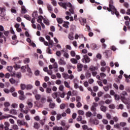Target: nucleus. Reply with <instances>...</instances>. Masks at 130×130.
Listing matches in <instances>:
<instances>
[{
  "label": "nucleus",
  "instance_id": "1",
  "mask_svg": "<svg viewBox=\"0 0 130 130\" xmlns=\"http://www.w3.org/2000/svg\"><path fill=\"white\" fill-rule=\"evenodd\" d=\"M96 107H98V104L96 103H93L92 105L90 108V110L93 114L91 112L88 111L86 112V116L87 117H90L92 115H93V116H95L97 114V113H96L97 110L96 108Z\"/></svg>",
  "mask_w": 130,
  "mask_h": 130
},
{
  "label": "nucleus",
  "instance_id": "2",
  "mask_svg": "<svg viewBox=\"0 0 130 130\" xmlns=\"http://www.w3.org/2000/svg\"><path fill=\"white\" fill-rule=\"evenodd\" d=\"M82 61L83 63H89L90 61V58L87 54L84 55L83 58L82 59Z\"/></svg>",
  "mask_w": 130,
  "mask_h": 130
},
{
  "label": "nucleus",
  "instance_id": "3",
  "mask_svg": "<svg viewBox=\"0 0 130 130\" xmlns=\"http://www.w3.org/2000/svg\"><path fill=\"white\" fill-rule=\"evenodd\" d=\"M111 11L110 12H111L112 15H116V16L118 18L120 16V14L118 12V11H117L115 7H114V8H110Z\"/></svg>",
  "mask_w": 130,
  "mask_h": 130
},
{
  "label": "nucleus",
  "instance_id": "4",
  "mask_svg": "<svg viewBox=\"0 0 130 130\" xmlns=\"http://www.w3.org/2000/svg\"><path fill=\"white\" fill-rule=\"evenodd\" d=\"M11 76L12 77H16L18 79H21L22 77L21 73L20 72H18L16 74L15 73H11Z\"/></svg>",
  "mask_w": 130,
  "mask_h": 130
},
{
  "label": "nucleus",
  "instance_id": "5",
  "mask_svg": "<svg viewBox=\"0 0 130 130\" xmlns=\"http://www.w3.org/2000/svg\"><path fill=\"white\" fill-rule=\"evenodd\" d=\"M58 63L60 66H65L67 64V62L65 61H64L63 57L60 58V59L59 60Z\"/></svg>",
  "mask_w": 130,
  "mask_h": 130
},
{
  "label": "nucleus",
  "instance_id": "6",
  "mask_svg": "<svg viewBox=\"0 0 130 130\" xmlns=\"http://www.w3.org/2000/svg\"><path fill=\"white\" fill-rule=\"evenodd\" d=\"M9 82L11 83V84H18L19 81H16L15 79L13 78H10L9 79Z\"/></svg>",
  "mask_w": 130,
  "mask_h": 130
},
{
  "label": "nucleus",
  "instance_id": "7",
  "mask_svg": "<svg viewBox=\"0 0 130 130\" xmlns=\"http://www.w3.org/2000/svg\"><path fill=\"white\" fill-rule=\"evenodd\" d=\"M105 56L107 58H109V56L111 55L112 51L111 50H106L104 52Z\"/></svg>",
  "mask_w": 130,
  "mask_h": 130
},
{
  "label": "nucleus",
  "instance_id": "8",
  "mask_svg": "<svg viewBox=\"0 0 130 130\" xmlns=\"http://www.w3.org/2000/svg\"><path fill=\"white\" fill-rule=\"evenodd\" d=\"M83 67V65L81 63H78L77 65V69L78 72H81L82 71V68Z\"/></svg>",
  "mask_w": 130,
  "mask_h": 130
},
{
  "label": "nucleus",
  "instance_id": "9",
  "mask_svg": "<svg viewBox=\"0 0 130 130\" xmlns=\"http://www.w3.org/2000/svg\"><path fill=\"white\" fill-rule=\"evenodd\" d=\"M33 94H35V98L36 100H40L41 99V94L35 93L33 92Z\"/></svg>",
  "mask_w": 130,
  "mask_h": 130
},
{
  "label": "nucleus",
  "instance_id": "10",
  "mask_svg": "<svg viewBox=\"0 0 130 130\" xmlns=\"http://www.w3.org/2000/svg\"><path fill=\"white\" fill-rule=\"evenodd\" d=\"M90 122H91V123L95 125H98L99 124V121L97 120V119H91Z\"/></svg>",
  "mask_w": 130,
  "mask_h": 130
},
{
  "label": "nucleus",
  "instance_id": "11",
  "mask_svg": "<svg viewBox=\"0 0 130 130\" xmlns=\"http://www.w3.org/2000/svg\"><path fill=\"white\" fill-rule=\"evenodd\" d=\"M17 122L18 124H20V125H25V124H26V122H25L24 120H18L17 121Z\"/></svg>",
  "mask_w": 130,
  "mask_h": 130
},
{
  "label": "nucleus",
  "instance_id": "12",
  "mask_svg": "<svg viewBox=\"0 0 130 130\" xmlns=\"http://www.w3.org/2000/svg\"><path fill=\"white\" fill-rule=\"evenodd\" d=\"M113 4V0H110L109 3V8L114 9V6Z\"/></svg>",
  "mask_w": 130,
  "mask_h": 130
},
{
  "label": "nucleus",
  "instance_id": "13",
  "mask_svg": "<svg viewBox=\"0 0 130 130\" xmlns=\"http://www.w3.org/2000/svg\"><path fill=\"white\" fill-rule=\"evenodd\" d=\"M73 34H74V33L72 32L69 33L68 38L70 40L73 41L74 40V38L73 37Z\"/></svg>",
  "mask_w": 130,
  "mask_h": 130
},
{
  "label": "nucleus",
  "instance_id": "14",
  "mask_svg": "<svg viewBox=\"0 0 130 130\" xmlns=\"http://www.w3.org/2000/svg\"><path fill=\"white\" fill-rule=\"evenodd\" d=\"M56 105L54 103L50 102L49 104V108L50 109H54V107H55Z\"/></svg>",
  "mask_w": 130,
  "mask_h": 130
},
{
  "label": "nucleus",
  "instance_id": "15",
  "mask_svg": "<svg viewBox=\"0 0 130 130\" xmlns=\"http://www.w3.org/2000/svg\"><path fill=\"white\" fill-rule=\"evenodd\" d=\"M28 11L25 9L24 6H22L21 7V13L24 14L25 13H27Z\"/></svg>",
  "mask_w": 130,
  "mask_h": 130
},
{
  "label": "nucleus",
  "instance_id": "16",
  "mask_svg": "<svg viewBox=\"0 0 130 130\" xmlns=\"http://www.w3.org/2000/svg\"><path fill=\"white\" fill-rule=\"evenodd\" d=\"M101 111L106 112L107 110V108L106 106H101L100 107Z\"/></svg>",
  "mask_w": 130,
  "mask_h": 130
},
{
  "label": "nucleus",
  "instance_id": "17",
  "mask_svg": "<svg viewBox=\"0 0 130 130\" xmlns=\"http://www.w3.org/2000/svg\"><path fill=\"white\" fill-rule=\"evenodd\" d=\"M33 88V86L32 85V84H27L26 85V90H31Z\"/></svg>",
  "mask_w": 130,
  "mask_h": 130
},
{
  "label": "nucleus",
  "instance_id": "18",
  "mask_svg": "<svg viewBox=\"0 0 130 130\" xmlns=\"http://www.w3.org/2000/svg\"><path fill=\"white\" fill-rule=\"evenodd\" d=\"M46 101H47V100H46V98L41 97V99H40L41 103H42L43 104H45Z\"/></svg>",
  "mask_w": 130,
  "mask_h": 130
},
{
  "label": "nucleus",
  "instance_id": "19",
  "mask_svg": "<svg viewBox=\"0 0 130 130\" xmlns=\"http://www.w3.org/2000/svg\"><path fill=\"white\" fill-rule=\"evenodd\" d=\"M24 18H25L27 20H28V21L31 20V17H30V16L29 15H24Z\"/></svg>",
  "mask_w": 130,
  "mask_h": 130
},
{
  "label": "nucleus",
  "instance_id": "20",
  "mask_svg": "<svg viewBox=\"0 0 130 130\" xmlns=\"http://www.w3.org/2000/svg\"><path fill=\"white\" fill-rule=\"evenodd\" d=\"M56 20H57V22H58V23H59V24H61L63 22V20L62 18H56Z\"/></svg>",
  "mask_w": 130,
  "mask_h": 130
},
{
  "label": "nucleus",
  "instance_id": "21",
  "mask_svg": "<svg viewBox=\"0 0 130 130\" xmlns=\"http://www.w3.org/2000/svg\"><path fill=\"white\" fill-rule=\"evenodd\" d=\"M89 70H90L91 72H94V71L98 70V67H91L89 68Z\"/></svg>",
  "mask_w": 130,
  "mask_h": 130
},
{
  "label": "nucleus",
  "instance_id": "22",
  "mask_svg": "<svg viewBox=\"0 0 130 130\" xmlns=\"http://www.w3.org/2000/svg\"><path fill=\"white\" fill-rule=\"evenodd\" d=\"M34 128H35V129H38L40 128V125H39V124L38 123H37V122H35V123H34Z\"/></svg>",
  "mask_w": 130,
  "mask_h": 130
},
{
  "label": "nucleus",
  "instance_id": "23",
  "mask_svg": "<svg viewBox=\"0 0 130 130\" xmlns=\"http://www.w3.org/2000/svg\"><path fill=\"white\" fill-rule=\"evenodd\" d=\"M25 69H27V71L29 73V74H32L31 69L29 67L28 64L25 66Z\"/></svg>",
  "mask_w": 130,
  "mask_h": 130
},
{
  "label": "nucleus",
  "instance_id": "24",
  "mask_svg": "<svg viewBox=\"0 0 130 130\" xmlns=\"http://www.w3.org/2000/svg\"><path fill=\"white\" fill-rule=\"evenodd\" d=\"M62 76L65 79V80L69 79V75L68 74L63 73L62 74Z\"/></svg>",
  "mask_w": 130,
  "mask_h": 130
},
{
  "label": "nucleus",
  "instance_id": "25",
  "mask_svg": "<svg viewBox=\"0 0 130 130\" xmlns=\"http://www.w3.org/2000/svg\"><path fill=\"white\" fill-rule=\"evenodd\" d=\"M114 99L116 101H119L120 100V98L119 94H114Z\"/></svg>",
  "mask_w": 130,
  "mask_h": 130
},
{
  "label": "nucleus",
  "instance_id": "26",
  "mask_svg": "<svg viewBox=\"0 0 130 130\" xmlns=\"http://www.w3.org/2000/svg\"><path fill=\"white\" fill-rule=\"evenodd\" d=\"M26 104L28 106V108H29V109L32 108V107L33 106V104L31 102H27Z\"/></svg>",
  "mask_w": 130,
  "mask_h": 130
},
{
  "label": "nucleus",
  "instance_id": "27",
  "mask_svg": "<svg viewBox=\"0 0 130 130\" xmlns=\"http://www.w3.org/2000/svg\"><path fill=\"white\" fill-rule=\"evenodd\" d=\"M52 96L53 97V98L54 99H56V98H57L58 96V93L57 92H54L52 94Z\"/></svg>",
  "mask_w": 130,
  "mask_h": 130
},
{
  "label": "nucleus",
  "instance_id": "28",
  "mask_svg": "<svg viewBox=\"0 0 130 130\" xmlns=\"http://www.w3.org/2000/svg\"><path fill=\"white\" fill-rule=\"evenodd\" d=\"M65 23H66L63 24L62 25L63 27L66 28H69V27L68 25H69L70 23L69 22H66Z\"/></svg>",
  "mask_w": 130,
  "mask_h": 130
},
{
  "label": "nucleus",
  "instance_id": "29",
  "mask_svg": "<svg viewBox=\"0 0 130 130\" xmlns=\"http://www.w3.org/2000/svg\"><path fill=\"white\" fill-rule=\"evenodd\" d=\"M70 61L71 62H72L73 63H74V64H76L78 63L77 60L75 58H71Z\"/></svg>",
  "mask_w": 130,
  "mask_h": 130
},
{
  "label": "nucleus",
  "instance_id": "30",
  "mask_svg": "<svg viewBox=\"0 0 130 130\" xmlns=\"http://www.w3.org/2000/svg\"><path fill=\"white\" fill-rule=\"evenodd\" d=\"M62 129H63L62 127L54 126L53 127V130H62Z\"/></svg>",
  "mask_w": 130,
  "mask_h": 130
},
{
  "label": "nucleus",
  "instance_id": "31",
  "mask_svg": "<svg viewBox=\"0 0 130 130\" xmlns=\"http://www.w3.org/2000/svg\"><path fill=\"white\" fill-rule=\"evenodd\" d=\"M7 70L8 71V72L11 73H11L13 74V73L12 72V70L13 69V68L12 67H8L7 68Z\"/></svg>",
  "mask_w": 130,
  "mask_h": 130
},
{
  "label": "nucleus",
  "instance_id": "32",
  "mask_svg": "<svg viewBox=\"0 0 130 130\" xmlns=\"http://www.w3.org/2000/svg\"><path fill=\"white\" fill-rule=\"evenodd\" d=\"M66 105L64 103L61 104L60 106V108L61 110H63L66 108Z\"/></svg>",
  "mask_w": 130,
  "mask_h": 130
},
{
  "label": "nucleus",
  "instance_id": "33",
  "mask_svg": "<svg viewBox=\"0 0 130 130\" xmlns=\"http://www.w3.org/2000/svg\"><path fill=\"white\" fill-rule=\"evenodd\" d=\"M127 123L125 122H121L119 123L120 126H121L122 127H124L126 125Z\"/></svg>",
  "mask_w": 130,
  "mask_h": 130
},
{
  "label": "nucleus",
  "instance_id": "34",
  "mask_svg": "<svg viewBox=\"0 0 130 130\" xmlns=\"http://www.w3.org/2000/svg\"><path fill=\"white\" fill-rule=\"evenodd\" d=\"M3 11H4V9H1V13H0V16L2 17H4L5 16V14Z\"/></svg>",
  "mask_w": 130,
  "mask_h": 130
},
{
  "label": "nucleus",
  "instance_id": "35",
  "mask_svg": "<svg viewBox=\"0 0 130 130\" xmlns=\"http://www.w3.org/2000/svg\"><path fill=\"white\" fill-rule=\"evenodd\" d=\"M47 7L48 8V11L51 13V12L53 11L52 8L51 7V5H47Z\"/></svg>",
  "mask_w": 130,
  "mask_h": 130
},
{
  "label": "nucleus",
  "instance_id": "36",
  "mask_svg": "<svg viewBox=\"0 0 130 130\" xmlns=\"http://www.w3.org/2000/svg\"><path fill=\"white\" fill-rule=\"evenodd\" d=\"M90 47L91 48V49L94 50L95 48L97 47V45L95 44H91L90 45Z\"/></svg>",
  "mask_w": 130,
  "mask_h": 130
},
{
  "label": "nucleus",
  "instance_id": "37",
  "mask_svg": "<svg viewBox=\"0 0 130 130\" xmlns=\"http://www.w3.org/2000/svg\"><path fill=\"white\" fill-rule=\"evenodd\" d=\"M78 113L79 115H84L85 114V112L82 110H78Z\"/></svg>",
  "mask_w": 130,
  "mask_h": 130
},
{
  "label": "nucleus",
  "instance_id": "38",
  "mask_svg": "<svg viewBox=\"0 0 130 130\" xmlns=\"http://www.w3.org/2000/svg\"><path fill=\"white\" fill-rule=\"evenodd\" d=\"M37 15H38L37 11H35L34 12V13H32V17L33 18H36V17H37Z\"/></svg>",
  "mask_w": 130,
  "mask_h": 130
},
{
  "label": "nucleus",
  "instance_id": "39",
  "mask_svg": "<svg viewBox=\"0 0 130 130\" xmlns=\"http://www.w3.org/2000/svg\"><path fill=\"white\" fill-rule=\"evenodd\" d=\"M64 84L66 87L68 88H70V83H69L67 81H64Z\"/></svg>",
  "mask_w": 130,
  "mask_h": 130
},
{
  "label": "nucleus",
  "instance_id": "40",
  "mask_svg": "<svg viewBox=\"0 0 130 130\" xmlns=\"http://www.w3.org/2000/svg\"><path fill=\"white\" fill-rule=\"evenodd\" d=\"M19 99L21 101H24L25 99V96L23 95L19 96Z\"/></svg>",
  "mask_w": 130,
  "mask_h": 130
},
{
  "label": "nucleus",
  "instance_id": "41",
  "mask_svg": "<svg viewBox=\"0 0 130 130\" xmlns=\"http://www.w3.org/2000/svg\"><path fill=\"white\" fill-rule=\"evenodd\" d=\"M10 113L14 115L17 114V111L15 110H12L10 111Z\"/></svg>",
  "mask_w": 130,
  "mask_h": 130
},
{
  "label": "nucleus",
  "instance_id": "42",
  "mask_svg": "<svg viewBox=\"0 0 130 130\" xmlns=\"http://www.w3.org/2000/svg\"><path fill=\"white\" fill-rule=\"evenodd\" d=\"M21 88L22 90H25L26 89V85L24 84H21Z\"/></svg>",
  "mask_w": 130,
  "mask_h": 130
},
{
  "label": "nucleus",
  "instance_id": "43",
  "mask_svg": "<svg viewBox=\"0 0 130 130\" xmlns=\"http://www.w3.org/2000/svg\"><path fill=\"white\" fill-rule=\"evenodd\" d=\"M104 98L105 99H111V95H110V94H108V93H106V94H105V95H104Z\"/></svg>",
  "mask_w": 130,
  "mask_h": 130
},
{
  "label": "nucleus",
  "instance_id": "44",
  "mask_svg": "<svg viewBox=\"0 0 130 130\" xmlns=\"http://www.w3.org/2000/svg\"><path fill=\"white\" fill-rule=\"evenodd\" d=\"M53 67L55 69H58V64L56 62H55L53 63Z\"/></svg>",
  "mask_w": 130,
  "mask_h": 130
},
{
  "label": "nucleus",
  "instance_id": "45",
  "mask_svg": "<svg viewBox=\"0 0 130 130\" xmlns=\"http://www.w3.org/2000/svg\"><path fill=\"white\" fill-rule=\"evenodd\" d=\"M0 38H4V41L6 42V37L3 35V33L0 31Z\"/></svg>",
  "mask_w": 130,
  "mask_h": 130
},
{
  "label": "nucleus",
  "instance_id": "46",
  "mask_svg": "<svg viewBox=\"0 0 130 130\" xmlns=\"http://www.w3.org/2000/svg\"><path fill=\"white\" fill-rule=\"evenodd\" d=\"M40 17L43 18V16L42 15H41L40 16H39V19L37 20V22L40 23V24H41V23H42V19Z\"/></svg>",
  "mask_w": 130,
  "mask_h": 130
},
{
  "label": "nucleus",
  "instance_id": "47",
  "mask_svg": "<svg viewBox=\"0 0 130 130\" xmlns=\"http://www.w3.org/2000/svg\"><path fill=\"white\" fill-rule=\"evenodd\" d=\"M70 54L71 55V56L72 57H75L76 56V53L75 51H74V50H72L70 52Z\"/></svg>",
  "mask_w": 130,
  "mask_h": 130
},
{
  "label": "nucleus",
  "instance_id": "48",
  "mask_svg": "<svg viewBox=\"0 0 130 130\" xmlns=\"http://www.w3.org/2000/svg\"><path fill=\"white\" fill-rule=\"evenodd\" d=\"M50 47H48V48L47 49V52L49 53V54H52V52L51 50L50 49Z\"/></svg>",
  "mask_w": 130,
  "mask_h": 130
},
{
  "label": "nucleus",
  "instance_id": "49",
  "mask_svg": "<svg viewBox=\"0 0 130 130\" xmlns=\"http://www.w3.org/2000/svg\"><path fill=\"white\" fill-rule=\"evenodd\" d=\"M101 66L102 67H105L106 66V62L103 60L102 61H101Z\"/></svg>",
  "mask_w": 130,
  "mask_h": 130
},
{
  "label": "nucleus",
  "instance_id": "50",
  "mask_svg": "<svg viewBox=\"0 0 130 130\" xmlns=\"http://www.w3.org/2000/svg\"><path fill=\"white\" fill-rule=\"evenodd\" d=\"M11 76V74L8 73H6L4 77L6 78V79H9L10 77Z\"/></svg>",
  "mask_w": 130,
  "mask_h": 130
},
{
  "label": "nucleus",
  "instance_id": "51",
  "mask_svg": "<svg viewBox=\"0 0 130 130\" xmlns=\"http://www.w3.org/2000/svg\"><path fill=\"white\" fill-rule=\"evenodd\" d=\"M12 106L13 108L16 109V108H17L18 105L16 103H13V104H12Z\"/></svg>",
  "mask_w": 130,
  "mask_h": 130
},
{
  "label": "nucleus",
  "instance_id": "52",
  "mask_svg": "<svg viewBox=\"0 0 130 130\" xmlns=\"http://www.w3.org/2000/svg\"><path fill=\"white\" fill-rule=\"evenodd\" d=\"M61 118V115L60 114H57L56 116V120H59Z\"/></svg>",
  "mask_w": 130,
  "mask_h": 130
},
{
  "label": "nucleus",
  "instance_id": "53",
  "mask_svg": "<svg viewBox=\"0 0 130 130\" xmlns=\"http://www.w3.org/2000/svg\"><path fill=\"white\" fill-rule=\"evenodd\" d=\"M56 55L58 57H60L61 55V53L59 50H58L56 52Z\"/></svg>",
  "mask_w": 130,
  "mask_h": 130
},
{
  "label": "nucleus",
  "instance_id": "54",
  "mask_svg": "<svg viewBox=\"0 0 130 130\" xmlns=\"http://www.w3.org/2000/svg\"><path fill=\"white\" fill-rule=\"evenodd\" d=\"M82 106V104L80 102H78V103L76 104V106L78 107V108H80Z\"/></svg>",
  "mask_w": 130,
  "mask_h": 130
},
{
  "label": "nucleus",
  "instance_id": "55",
  "mask_svg": "<svg viewBox=\"0 0 130 130\" xmlns=\"http://www.w3.org/2000/svg\"><path fill=\"white\" fill-rule=\"evenodd\" d=\"M122 116L124 117H127L128 116V113L126 112H123L122 114Z\"/></svg>",
  "mask_w": 130,
  "mask_h": 130
},
{
  "label": "nucleus",
  "instance_id": "56",
  "mask_svg": "<svg viewBox=\"0 0 130 130\" xmlns=\"http://www.w3.org/2000/svg\"><path fill=\"white\" fill-rule=\"evenodd\" d=\"M10 105H11V104H10V103H9V102H5V103H4V106H5V107H9V106H10Z\"/></svg>",
  "mask_w": 130,
  "mask_h": 130
},
{
  "label": "nucleus",
  "instance_id": "57",
  "mask_svg": "<svg viewBox=\"0 0 130 130\" xmlns=\"http://www.w3.org/2000/svg\"><path fill=\"white\" fill-rule=\"evenodd\" d=\"M63 88H64V86L62 85H60L58 88L59 90H60L61 91H63Z\"/></svg>",
  "mask_w": 130,
  "mask_h": 130
},
{
  "label": "nucleus",
  "instance_id": "58",
  "mask_svg": "<svg viewBox=\"0 0 130 130\" xmlns=\"http://www.w3.org/2000/svg\"><path fill=\"white\" fill-rule=\"evenodd\" d=\"M106 117H107V118L108 119L110 120V119H111V114H109V113H107V114H106Z\"/></svg>",
  "mask_w": 130,
  "mask_h": 130
},
{
  "label": "nucleus",
  "instance_id": "59",
  "mask_svg": "<svg viewBox=\"0 0 130 130\" xmlns=\"http://www.w3.org/2000/svg\"><path fill=\"white\" fill-rule=\"evenodd\" d=\"M63 56L65 57L66 58H69V55L67 52H65L63 54Z\"/></svg>",
  "mask_w": 130,
  "mask_h": 130
},
{
  "label": "nucleus",
  "instance_id": "60",
  "mask_svg": "<svg viewBox=\"0 0 130 130\" xmlns=\"http://www.w3.org/2000/svg\"><path fill=\"white\" fill-rule=\"evenodd\" d=\"M93 91H94V92H96V91H98L99 87H98V86H94V87H93Z\"/></svg>",
  "mask_w": 130,
  "mask_h": 130
},
{
  "label": "nucleus",
  "instance_id": "61",
  "mask_svg": "<svg viewBox=\"0 0 130 130\" xmlns=\"http://www.w3.org/2000/svg\"><path fill=\"white\" fill-rule=\"evenodd\" d=\"M30 61V60L29 58H25L24 60V62L25 63H29Z\"/></svg>",
  "mask_w": 130,
  "mask_h": 130
},
{
  "label": "nucleus",
  "instance_id": "62",
  "mask_svg": "<svg viewBox=\"0 0 130 130\" xmlns=\"http://www.w3.org/2000/svg\"><path fill=\"white\" fill-rule=\"evenodd\" d=\"M82 119V117L81 116H78V117L77 118V120L78 121H81Z\"/></svg>",
  "mask_w": 130,
  "mask_h": 130
},
{
  "label": "nucleus",
  "instance_id": "63",
  "mask_svg": "<svg viewBox=\"0 0 130 130\" xmlns=\"http://www.w3.org/2000/svg\"><path fill=\"white\" fill-rule=\"evenodd\" d=\"M52 92L51 89L50 88H47L46 89V92L49 93Z\"/></svg>",
  "mask_w": 130,
  "mask_h": 130
},
{
  "label": "nucleus",
  "instance_id": "64",
  "mask_svg": "<svg viewBox=\"0 0 130 130\" xmlns=\"http://www.w3.org/2000/svg\"><path fill=\"white\" fill-rule=\"evenodd\" d=\"M9 91H10V92H13L14 91H15V89L14 88V87H11V88L10 89Z\"/></svg>",
  "mask_w": 130,
  "mask_h": 130
}]
</instances>
